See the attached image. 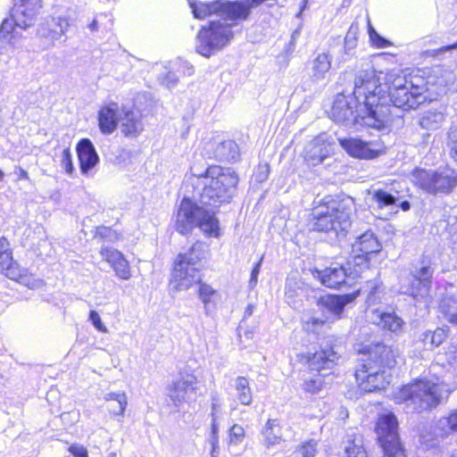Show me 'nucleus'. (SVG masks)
Returning <instances> with one entry per match:
<instances>
[{"instance_id":"nucleus-57","label":"nucleus","mask_w":457,"mask_h":457,"mask_svg":"<svg viewBox=\"0 0 457 457\" xmlns=\"http://www.w3.org/2000/svg\"><path fill=\"white\" fill-rule=\"evenodd\" d=\"M270 173L269 165L267 163L261 164L258 166V170L255 173V178L258 182H263L268 179Z\"/></svg>"},{"instance_id":"nucleus-6","label":"nucleus","mask_w":457,"mask_h":457,"mask_svg":"<svg viewBox=\"0 0 457 457\" xmlns=\"http://www.w3.org/2000/svg\"><path fill=\"white\" fill-rule=\"evenodd\" d=\"M207 253V245L204 243L196 242L187 253L178 255L170 279L173 290L186 291L200 282L199 271Z\"/></svg>"},{"instance_id":"nucleus-10","label":"nucleus","mask_w":457,"mask_h":457,"mask_svg":"<svg viewBox=\"0 0 457 457\" xmlns=\"http://www.w3.org/2000/svg\"><path fill=\"white\" fill-rule=\"evenodd\" d=\"M397 428L398 422L393 413H384L378 417L376 433L383 450V457H405L399 441Z\"/></svg>"},{"instance_id":"nucleus-1","label":"nucleus","mask_w":457,"mask_h":457,"mask_svg":"<svg viewBox=\"0 0 457 457\" xmlns=\"http://www.w3.org/2000/svg\"><path fill=\"white\" fill-rule=\"evenodd\" d=\"M199 179L203 187L200 196L203 206L183 198L176 217V230L187 235L198 227L204 234L216 237L219 236V221L214 209L232 199L239 179L232 169L217 165L208 167Z\"/></svg>"},{"instance_id":"nucleus-35","label":"nucleus","mask_w":457,"mask_h":457,"mask_svg":"<svg viewBox=\"0 0 457 457\" xmlns=\"http://www.w3.org/2000/svg\"><path fill=\"white\" fill-rule=\"evenodd\" d=\"M119 124L125 136L136 135L142 130V124L136 116H120Z\"/></svg>"},{"instance_id":"nucleus-13","label":"nucleus","mask_w":457,"mask_h":457,"mask_svg":"<svg viewBox=\"0 0 457 457\" xmlns=\"http://www.w3.org/2000/svg\"><path fill=\"white\" fill-rule=\"evenodd\" d=\"M42 8V0H21L11 11L15 24L21 29L32 26Z\"/></svg>"},{"instance_id":"nucleus-51","label":"nucleus","mask_w":457,"mask_h":457,"mask_svg":"<svg viewBox=\"0 0 457 457\" xmlns=\"http://www.w3.org/2000/svg\"><path fill=\"white\" fill-rule=\"evenodd\" d=\"M15 21L12 16L10 19H4L0 26V38H6L14 30Z\"/></svg>"},{"instance_id":"nucleus-30","label":"nucleus","mask_w":457,"mask_h":457,"mask_svg":"<svg viewBox=\"0 0 457 457\" xmlns=\"http://www.w3.org/2000/svg\"><path fill=\"white\" fill-rule=\"evenodd\" d=\"M236 397L243 405H250L253 401V394L249 386V381L245 377H237L235 379Z\"/></svg>"},{"instance_id":"nucleus-36","label":"nucleus","mask_w":457,"mask_h":457,"mask_svg":"<svg viewBox=\"0 0 457 457\" xmlns=\"http://www.w3.org/2000/svg\"><path fill=\"white\" fill-rule=\"evenodd\" d=\"M381 117L382 116H355L354 123L366 126L378 131H385L387 129V125Z\"/></svg>"},{"instance_id":"nucleus-59","label":"nucleus","mask_w":457,"mask_h":457,"mask_svg":"<svg viewBox=\"0 0 457 457\" xmlns=\"http://www.w3.org/2000/svg\"><path fill=\"white\" fill-rule=\"evenodd\" d=\"M69 450L75 457H87V452L83 446L72 445Z\"/></svg>"},{"instance_id":"nucleus-41","label":"nucleus","mask_w":457,"mask_h":457,"mask_svg":"<svg viewBox=\"0 0 457 457\" xmlns=\"http://www.w3.org/2000/svg\"><path fill=\"white\" fill-rule=\"evenodd\" d=\"M318 441L311 439L299 445L295 452V457H315L317 453Z\"/></svg>"},{"instance_id":"nucleus-4","label":"nucleus","mask_w":457,"mask_h":457,"mask_svg":"<svg viewBox=\"0 0 457 457\" xmlns=\"http://www.w3.org/2000/svg\"><path fill=\"white\" fill-rule=\"evenodd\" d=\"M355 212V204L352 197L328 199L313 208L310 228L324 233L332 242L345 237Z\"/></svg>"},{"instance_id":"nucleus-23","label":"nucleus","mask_w":457,"mask_h":457,"mask_svg":"<svg viewBox=\"0 0 457 457\" xmlns=\"http://www.w3.org/2000/svg\"><path fill=\"white\" fill-rule=\"evenodd\" d=\"M432 282H428L426 278L411 277L407 284H403L401 289L414 299L424 298L429 293Z\"/></svg>"},{"instance_id":"nucleus-24","label":"nucleus","mask_w":457,"mask_h":457,"mask_svg":"<svg viewBox=\"0 0 457 457\" xmlns=\"http://www.w3.org/2000/svg\"><path fill=\"white\" fill-rule=\"evenodd\" d=\"M331 67V61L327 54H320L312 62L310 78L312 81L319 82L325 79Z\"/></svg>"},{"instance_id":"nucleus-7","label":"nucleus","mask_w":457,"mask_h":457,"mask_svg":"<svg viewBox=\"0 0 457 457\" xmlns=\"http://www.w3.org/2000/svg\"><path fill=\"white\" fill-rule=\"evenodd\" d=\"M411 180L428 194H448L457 186V173L450 168L436 170L417 168L411 171Z\"/></svg>"},{"instance_id":"nucleus-11","label":"nucleus","mask_w":457,"mask_h":457,"mask_svg":"<svg viewBox=\"0 0 457 457\" xmlns=\"http://www.w3.org/2000/svg\"><path fill=\"white\" fill-rule=\"evenodd\" d=\"M198 379L193 374H180L168 387V396L175 406L196 397Z\"/></svg>"},{"instance_id":"nucleus-63","label":"nucleus","mask_w":457,"mask_h":457,"mask_svg":"<svg viewBox=\"0 0 457 457\" xmlns=\"http://www.w3.org/2000/svg\"><path fill=\"white\" fill-rule=\"evenodd\" d=\"M453 49H457V41L454 44L448 45V46H443L441 48H438L436 50H434V53H435L434 55H437L439 54H443V53H445V52H448V51H451Z\"/></svg>"},{"instance_id":"nucleus-39","label":"nucleus","mask_w":457,"mask_h":457,"mask_svg":"<svg viewBox=\"0 0 457 457\" xmlns=\"http://www.w3.org/2000/svg\"><path fill=\"white\" fill-rule=\"evenodd\" d=\"M358 33V26L355 24H352L345 37L344 54L345 56H351L353 54V51L357 46Z\"/></svg>"},{"instance_id":"nucleus-47","label":"nucleus","mask_w":457,"mask_h":457,"mask_svg":"<svg viewBox=\"0 0 457 457\" xmlns=\"http://www.w3.org/2000/svg\"><path fill=\"white\" fill-rule=\"evenodd\" d=\"M245 429L242 426L235 424L229 430V444L238 445L245 438Z\"/></svg>"},{"instance_id":"nucleus-43","label":"nucleus","mask_w":457,"mask_h":457,"mask_svg":"<svg viewBox=\"0 0 457 457\" xmlns=\"http://www.w3.org/2000/svg\"><path fill=\"white\" fill-rule=\"evenodd\" d=\"M120 116H98V124L104 134L112 133L119 125Z\"/></svg>"},{"instance_id":"nucleus-45","label":"nucleus","mask_w":457,"mask_h":457,"mask_svg":"<svg viewBox=\"0 0 457 457\" xmlns=\"http://www.w3.org/2000/svg\"><path fill=\"white\" fill-rule=\"evenodd\" d=\"M112 269L116 276L121 279L128 280L131 277L129 265L125 258L121 259Z\"/></svg>"},{"instance_id":"nucleus-61","label":"nucleus","mask_w":457,"mask_h":457,"mask_svg":"<svg viewBox=\"0 0 457 457\" xmlns=\"http://www.w3.org/2000/svg\"><path fill=\"white\" fill-rule=\"evenodd\" d=\"M299 37H300V29H296L293 31V33L291 35V40L287 46V52H292L295 49V43L298 40Z\"/></svg>"},{"instance_id":"nucleus-28","label":"nucleus","mask_w":457,"mask_h":457,"mask_svg":"<svg viewBox=\"0 0 457 457\" xmlns=\"http://www.w3.org/2000/svg\"><path fill=\"white\" fill-rule=\"evenodd\" d=\"M342 457H367V453L363 447V438L361 435L348 436L345 442Z\"/></svg>"},{"instance_id":"nucleus-46","label":"nucleus","mask_w":457,"mask_h":457,"mask_svg":"<svg viewBox=\"0 0 457 457\" xmlns=\"http://www.w3.org/2000/svg\"><path fill=\"white\" fill-rule=\"evenodd\" d=\"M369 36L373 46L378 48H384L390 45V42L382 37L371 25H369Z\"/></svg>"},{"instance_id":"nucleus-55","label":"nucleus","mask_w":457,"mask_h":457,"mask_svg":"<svg viewBox=\"0 0 457 457\" xmlns=\"http://www.w3.org/2000/svg\"><path fill=\"white\" fill-rule=\"evenodd\" d=\"M436 117L437 116H422V119L420 120V125L428 129H436L439 125V120L433 118Z\"/></svg>"},{"instance_id":"nucleus-17","label":"nucleus","mask_w":457,"mask_h":457,"mask_svg":"<svg viewBox=\"0 0 457 457\" xmlns=\"http://www.w3.org/2000/svg\"><path fill=\"white\" fill-rule=\"evenodd\" d=\"M79 168L82 174H87L99 162V156L93 143L87 139H81L76 146Z\"/></svg>"},{"instance_id":"nucleus-2","label":"nucleus","mask_w":457,"mask_h":457,"mask_svg":"<svg viewBox=\"0 0 457 457\" xmlns=\"http://www.w3.org/2000/svg\"><path fill=\"white\" fill-rule=\"evenodd\" d=\"M410 85L400 71L394 70L386 73L379 71L370 64L361 69L354 79V101L363 104L367 114H386L391 112L387 105L390 91H396Z\"/></svg>"},{"instance_id":"nucleus-32","label":"nucleus","mask_w":457,"mask_h":457,"mask_svg":"<svg viewBox=\"0 0 457 457\" xmlns=\"http://www.w3.org/2000/svg\"><path fill=\"white\" fill-rule=\"evenodd\" d=\"M440 312L450 323L457 325V298L445 295L439 304Z\"/></svg>"},{"instance_id":"nucleus-37","label":"nucleus","mask_w":457,"mask_h":457,"mask_svg":"<svg viewBox=\"0 0 457 457\" xmlns=\"http://www.w3.org/2000/svg\"><path fill=\"white\" fill-rule=\"evenodd\" d=\"M370 194H371V192H370ZM372 199L379 209L389 206H396V202L398 200V198L394 195L383 189L373 190Z\"/></svg>"},{"instance_id":"nucleus-20","label":"nucleus","mask_w":457,"mask_h":457,"mask_svg":"<svg viewBox=\"0 0 457 457\" xmlns=\"http://www.w3.org/2000/svg\"><path fill=\"white\" fill-rule=\"evenodd\" d=\"M332 152L333 146L327 134L319 135L306 147L308 158L318 162H322Z\"/></svg>"},{"instance_id":"nucleus-15","label":"nucleus","mask_w":457,"mask_h":457,"mask_svg":"<svg viewBox=\"0 0 457 457\" xmlns=\"http://www.w3.org/2000/svg\"><path fill=\"white\" fill-rule=\"evenodd\" d=\"M340 145L353 157L374 159L384 153L383 149L375 148L376 144L367 143L359 138H340Z\"/></svg>"},{"instance_id":"nucleus-9","label":"nucleus","mask_w":457,"mask_h":457,"mask_svg":"<svg viewBox=\"0 0 457 457\" xmlns=\"http://www.w3.org/2000/svg\"><path fill=\"white\" fill-rule=\"evenodd\" d=\"M339 353L334 347L322 348L312 353L308 358V365L312 370L318 371V374L306 379L303 384V389L312 395L318 394L325 386V373L322 370L332 369L339 360Z\"/></svg>"},{"instance_id":"nucleus-34","label":"nucleus","mask_w":457,"mask_h":457,"mask_svg":"<svg viewBox=\"0 0 457 457\" xmlns=\"http://www.w3.org/2000/svg\"><path fill=\"white\" fill-rule=\"evenodd\" d=\"M157 102L154 101L151 93H138L134 98V108L137 112H152Z\"/></svg>"},{"instance_id":"nucleus-16","label":"nucleus","mask_w":457,"mask_h":457,"mask_svg":"<svg viewBox=\"0 0 457 457\" xmlns=\"http://www.w3.org/2000/svg\"><path fill=\"white\" fill-rule=\"evenodd\" d=\"M71 24L70 18L66 16H58L52 19V28L48 29L41 26L38 29V35L46 39V47L53 46L54 42L63 36Z\"/></svg>"},{"instance_id":"nucleus-62","label":"nucleus","mask_w":457,"mask_h":457,"mask_svg":"<svg viewBox=\"0 0 457 457\" xmlns=\"http://www.w3.org/2000/svg\"><path fill=\"white\" fill-rule=\"evenodd\" d=\"M12 252L10 242L5 237H0V253Z\"/></svg>"},{"instance_id":"nucleus-26","label":"nucleus","mask_w":457,"mask_h":457,"mask_svg":"<svg viewBox=\"0 0 457 457\" xmlns=\"http://www.w3.org/2000/svg\"><path fill=\"white\" fill-rule=\"evenodd\" d=\"M104 400L110 403L107 406L113 415L122 416L128 404L127 395L124 392H110L104 395Z\"/></svg>"},{"instance_id":"nucleus-27","label":"nucleus","mask_w":457,"mask_h":457,"mask_svg":"<svg viewBox=\"0 0 457 457\" xmlns=\"http://www.w3.org/2000/svg\"><path fill=\"white\" fill-rule=\"evenodd\" d=\"M262 435L264 436V444L267 447L279 444L282 439V432L278 420L272 419L268 420L262 429Z\"/></svg>"},{"instance_id":"nucleus-40","label":"nucleus","mask_w":457,"mask_h":457,"mask_svg":"<svg viewBox=\"0 0 457 457\" xmlns=\"http://www.w3.org/2000/svg\"><path fill=\"white\" fill-rule=\"evenodd\" d=\"M447 334L444 328H436L434 331H426L423 334V341L426 345H429L431 347L440 345L445 339Z\"/></svg>"},{"instance_id":"nucleus-60","label":"nucleus","mask_w":457,"mask_h":457,"mask_svg":"<svg viewBox=\"0 0 457 457\" xmlns=\"http://www.w3.org/2000/svg\"><path fill=\"white\" fill-rule=\"evenodd\" d=\"M450 240L453 245V249L457 251V222L456 225H452L449 228Z\"/></svg>"},{"instance_id":"nucleus-22","label":"nucleus","mask_w":457,"mask_h":457,"mask_svg":"<svg viewBox=\"0 0 457 457\" xmlns=\"http://www.w3.org/2000/svg\"><path fill=\"white\" fill-rule=\"evenodd\" d=\"M353 300L352 295H327L320 297L318 301V307L320 310H327L337 318H339L343 312L345 306Z\"/></svg>"},{"instance_id":"nucleus-56","label":"nucleus","mask_w":457,"mask_h":457,"mask_svg":"<svg viewBox=\"0 0 457 457\" xmlns=\"http://www.w3.org/2000/svg\"><path fill=\"white\" fill-rule=\"evenodd\" d=\"M119 104L115 102H109L107 104H104L101 109L99 110L97 114L103 115V114H117L119 112Z\"/></svg>"},{"instance_id":"nucleus-8","label":"nucleus","mask_w":457,"mask_h":457,"mask_svg":"<svg viewBox=\"0 0 457 457\" xmlns=\"http://www.w3.org/2000/svg\"><path fill=\"white\" fill-rule=\"evenodd\" d=\"M231 27L220 21H211L208 26L202 27L195 38V51L210 57L216 51L222 49L232 38Z\"/></svg>"},{"instance_id":"nucleus-48","label":"nucleus","mask_w":457,"mask_h":457,"mask_svg":"<svg viewBox=\"0 0 457 457\" xmlns=\"http://www.w3.org/2000/svg\"><path fill=\"white\" fill-rule=\"evenodd\" d=\"M158 81L168 89H171L177 85L179 78L174 72L167 71L165 74L159 75Z\"/></svg>"},{"instance_id":"nucleus-18","label":"nucleus","mask_w":457,"mask_h":457,"mask_svg":"<svg viewBox=\"0 0 457 457\" xmlns=\"http://www.w3.org/2000/svg\"><path fill=\"white\" fill-rule=\"evenodd\" d=\"M321 283L330 288H339L347 284L348 279H353L345 265L329 267L319 272Z\"/></svg>"},{"instance_id":"nucleus-19","label":"nucleus","mask_w":457,"mask_h":457,"mask_svg":"<svg viewBox=\"0 0 457 457\" xmlns=\"http://www.w3.org/2000/svg\"><path fill=\"white\" fill-rule=\"evenodd\" d=\"M0 272L10 279L19 281L21 284H29V282L27 270L21 268L18 262L13 261L12 252L0 253Z\"/></svg>"},{"instance_id":"nucleus-14","label":"nucleus","mask_w":457,"mask_h":457,"mask_svg":"<svg viewBox=\"0 0 457 457\" xmlns=\"http://www.w3.org/2000/svg\"><path fill=\"white\" fill-rule=\"evenodd\" d=\"M422 88V85L410 81V86L403 87L396 91H390L389 100L394 106L404 111L414 109L422 101L420 100Z\"/></svg>"},{"instance_id":"nucleus-29","label":"nucleus","mask_w":457,"mask_h":457,"mask_svg":"<svg viewBox=\"0 0 457 457\" xmlns=\"http://www.w3.org/2000/svg\"><path fill=\"white\" fill-rule=\"evenodd\" d=\"M436 429L438 430L437 436H445L453 432H457V408L453 410L448 416L440 418Z\"/></svg>"},{"instance_id":"nucleus-58","label":"nucleus","mask_w":457,"mask_h":457,"mask_svg":"<svg viewBox=\"0 0 457 457\" xmlns=\"http://www.w3.org/2000/svg\"><path fill=\"white\" fill-rule=\"evenodd\" d=\"M262 260L263 256H262L260 261L255 264V266L252 270L251 278L249 281V285L251 287H254L257 284L258 275L260 273Z\"/></svg>"},{"instance_id":"nucleus-3","label":"nucleus","mask_w":457,"mask_h":457,"mask_svg":"<svg viewBox=\"0 0 457 457\" xmlns=\"http://www.w3.org/2000/svg\"><path fill=\"white\" fill-rule=\"evenodd\" d=\"M396 355L391 346L381 343L369 346L361 353L355 370L360 388L368 393L385 389L389 384L387 370L395 365Z\"/></svg>"},{"instance_id":"nucleus-44","label":"nucleus","mask_w":457,"mask_h":457,"mask_svg":"<svg viewBox=\"0 0 457 457\" xmlns=\"http://www.w3.org/2000/svg\"><path fill=\"white\" fill-rule=\"evenodd\" d=\"M100 253L112 268L124 258L120 251L111 247H102Z\"/></svg>"},{"instance_id":"nucleus-31","label":"nucleus","mask_w":457,"mask_h":457,"mask_svg":"<svg viewBox=\"0 0 457 457\" xmlns=\"http://www.w3.org/2000/svg\"><path fill=\"white\" fill-rule=\"evenodd\" d=\"M369 256L370 254L364 253H353V256L345 263L353 278L359 276L363 269L368 268Z\"/></svg>"},{"instance_id":"nucleus-53","label":"nucleus","mask_w":457,"mask_h":457,"mask_svg":"<svg viewBox=\"0 0 457 457\" xmlns=\"http://www.w3.org/2000/svg\"><path fill=\"white\" fill-rule=\"evenodd\" d=\"M449 147H450V154L451 156L457 161V128L454 127V129H452L450 134H449Z\"/></svg>"},{"instance_id":"nucleus-52","label":"nucleus","mask_w":457,"mask_h":457,"mask_svg":"<svg viewBox=\"0 0 457 457\" xmlns=\"http://www.w3.org/2000/svg\"><path fill=\"white\" fill-rule=\"evenodd\" d=\"M89 320L92 322L93 326L100 332L107 333L108 328L103 324L102 320L96 311H91L89 313Z\"/></svg>"},{"instance_id":"nucleus-64","label":"nucleus","mask_w":457,"mask_h":457,"mask_svg":"<svg viewBox=\"0 0 457 457\" xmlns=\"http://www.w3.org/2000/svg\"><path fill=\"white\" fill-rule=\"evenodd\" d=\"M112 233V229L107 227H101L97 228V234L103 238L110 237Z\"/></svg>"},{"instance_id":"nucleus-49","label":"nucleus","mask_w":457,"mask_h":457,"mask_svg":"<svg viewBox=\"0 0 457 457\" xmlns=\"http://www.w3.org/2000/svg\"><path fill=\"white\" fill-rule=\"evenodd\" d=\"M327 319L311 317L304 322V328L309 332L317 333L327 321Z\"/></svg>"},{"instance_id":"nucleus-50","label":"nucleus","mask_w":457,"mask_h":457,"mask_svg":"<svg viewBox=\"0 0 457 457\" xmlns=\"http://www.w3.org/2000/svg\"><path fill=\"white\" fill-rule=\"evenodd\" d=\"M61 165L68 174H72L74 166L72 163L71 153L69 148H65L62 152Z\"/></svg>"},{"instance_id":"nucleus-21","label":"nucleus","mask_w":457,"mask_h":457,"mask_svg":"<svg viewBox=\"0 0 457 457\" xmlns=\"http://www.w3.org/2000/svg\"><path fill=\"white\" fill-rule=\"evenodd\" d=\"M352 247L353 253H364L370 255L381 250V244L371 230H367L356 238Z\"/></svg>"},{"instance_id":"nucleus-25","label":"nucleus","mask_w":457,"mask_h":457,"mask_svg":"<svg viewBox=\"0 0 457 457\" xmlns=\"http://www.w3.org/2000/svg\"><path fill=\"white\" fill-rule=\"evenodd\" d=\"M378 324L383 329L395 334H399L403 331L404 322L403 319L397 316L395 312H378Z\"/></svg>"},{"instance_id":"nucleus-12","label":"nucleus","mask_w":457,"mask_h":457,"mask_svg":"<svg viewBox=\"0 0 457 457\" xmlns=\"http://www.w3.org/2000/svg\"><path fill=\"white\" fill-rule=\"evenodd\" d=\"M204 154L220 162H236L239 157V149L235 141L218 135L204 143Z\"/></svg>"},{"instance_id":"nucleus-42","label":"nucleus","mask_w":457,"mask_h":457,"mask_svg":"<svg viewBox=\"0 0 457 457\" xmlns=\"http://www.w3.org/2000/svg\"><path fill=\"white\" fill-rule=\"evenodd\" d=\"M198 295L204 304L205 312L209 313V304L212 303L217 296V292L207 284H200Z\"/></svg>"},{"instance_id":"nucleus-38","label":"nucleus","mask_w":457,"mask_h":457,"mask_svg":"<svg viewBox=\"0 0 457 457\" xmlns=\"http://www.w3.org/2000/svg\"><path fill=\"white\" fill-rule=\"evenodd\" d=\"M358 110H353L349 99L342 94H338L333 102L332 114H354Z\"/></svg>"},{"instance_id":"nucleus-33","label":"nucleus","mask_w":457,"mask_h":457,"mask_svg":"<svg viewBox=\"0 0 457 457\" xmlns=\"http://www.w3.org/2000/svg\"><path fill=\"white\" fill-rule=\"evenodd\" d=\"M435 271V266L428 258H423L418 265L411 271V277L426 278L428 282H432L431 278Z\"/></svg>"},{"instance_id":"nucleus-54","label":"nucleus","mask_w":457,"mask_h":457,"mask_svg":"<svg viewBox=\"0 0 457 457\" xmlns=\"http://www.w3.org/2000/svg\"><path fill=\"white\" fill-rule=\"evenodd\" d=\"M217 406L216 404L212 403V437H211V444L212 446H214V449L218 447L219 444V438H218V425L216 423V418L214 415V411H216Z\"/></svg>"},{"instance_id":"nucleus-5","label":"nucleus","mask_w":457,"mask_h":457,"mask_svg":"<svg viewBox=\"0 0 457 457\" xmlns=\"http://www.w3.org/2000/svg\"><path fill=\"white\" fill-rule=\"evenodd\" d=\"M453 391L444 383L430 380H418L404 386L397 399L405 403L408 411L421 412L436 407Z\"/></svg>"}]
</instances>
